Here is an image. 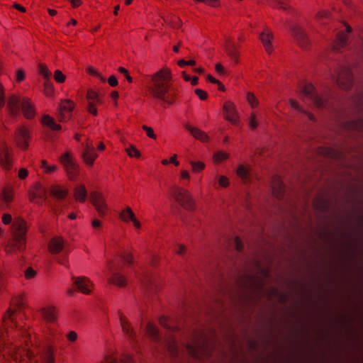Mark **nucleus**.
I'll return each mask as SVG.
<instances>
[{
  "mask_svg": "<svg viewBox=\"0 0 363 363\" xmlns=\"http://www.w3.org/2000/svg\"><path fill=\"white\" fill-rule=\"evenodd\" d=\"M259 274L261 277L250 276L247 274L242 275L236 281L238 287L247 290L258 298L267 295L269 298L276 296L279 298L280 302H285V295L281 294L277 289L270 288L267 291L264 289L263 286L268 279L269 270L267 269H262Z\"/></svg>",
  "mask_w": 363,
  "mask_h": 363,
  "instance_id": "1",
  "label": "nucleus"
},
{
  "mask_svg": "<svg viewBox=\"0 0 363 363\" xmlns=\"http://www.w3.org/2000/svg\"><path fill=\"white\" fill-rule=\"evenodd\" d=\"M171 80L172 74L168 68H162L153 74L148 86L150 96L154 99L165 101L169 105L173 104L174 100L168 96Z\"/></svg>",
  "mask_w": 363,
  "mask_h": 363,
  "instance_id": "2",
  "label": "nucleus"
},
{
  "mask_svg": "<svg viewBox=\"0 0 363 363\" xmlns=\"http://www.w3.org/2000/svg\"><path fill=\"white\" fill-rule=\"evenodd\" d=\"M0 353L4 357L7 355L15 363H38L30 348L17 346L12 342H4L0 345Z\"/></svg>",
  "mask_w": 363,
  "mask_h": 363,
  "instance_id": "3",
  "label": "nucleus"
},
{
  "mask_svg": "<svg viewBox=\"0 0 363 363\" xmlns=\"http://www.w3.org/2000/svg\"><path fill=\"white\" fill-rule=\"evenodd\" d=\"M28 225L26 220L21 216L14 218L11 225V238L9 245L14 250L23 252L26 248Z\"/></svg>",
  "mask_w": 363,
  "mask_h": 363,
  "instance_id": "4",
  "label": "nucleus"
},
{
  "mask_svg": "<svg viewBox=\"0 0 363 363\" xmlns=\"http://www.w3.org/2000/svg\"><path fill=\"white\" fill-rule=\"evenodd\" d=\"M172 196L186 211H194L196 210V201L187 189L181 187L174 188L172 192Z\"/></svg>",
  "mask_w": 363,
  "mask_h": 363,
  "instance_id": "5",
  "label": "nucleus"
},
{
  "mask_svg": "<svg viewBox=\"0 0 363 363\" xmlns=\"http://www.w3.org/2000/svg\"><path fill=\"white\" fill-rule=\"evenodd\" d=\"M59 161L63 166L68 179L75 180L79 174V165L69 151H66L59 157Z\"/></svg>",
  "mask_w": 363,
  "mask_h": 363,
  "instance_id": "6",
  "label": "nucleus"
},
{
  "mask_svg": "<svg viewBox=\"0 0 363 363\" xmlns=\"http://www.w3.org/2000/svg\"><path fill=\"white\" fill-rule=\"evenodd\" d=\"M290 33L297 45L304 50H308L311 45V39L304 28L298 23L291 24Z\"/></svg>",
  "mask_w": 363,
  "mask_h": 363,
  "instance_id": "7",
  "label": "nucleus"
},
{
  "mask_svg": "<svg viewBox=\"0 0 363 363\" xmlns=\"http://www.w3.org/2000/svg\"><path fill=\"white\" fill-rule=\"evenodd\" d=\"M186 349L189 354L196 359H201L210 355L207 340L203 335L200 339L194 340V345H187Z\"/></svg>",
  "mask_w": 363,
  "mask_h": 363,
  "instance_id": "8",
  "label": "nucleus"
},
{
  "mask_svg": "<svg viewBox=\"0 0 363 363\" xmlns=\"http://www.w3.org/2000/svg\"><path fill=\"white\" fill-rule=\"evenodd\" d=\"M89 200L99 216L101 218L104 217L106 215L108 207L103 193L97 191H91Z\"/></svg>",
  "mask_w": 363,
  "mask_h": 363,
  "instance_id": "9",
  "label": "nucleus"
},
{
  "mask_svg": "<svg viewBox=\"0 0 363 363\" xmlns=\"http://www.w3.org/2000/svg\"><path fill=\"white\" fill-rule=\"evenodd\" d=\"M336 82L341 89H351L353 85V75L351 70L347 67H340L337 70Z\"/></svg>",
  "mask_w": 363,
  "mask_h": 363,
  "instance_id": "10",
  "label": "nucleus"
},
{
  "mask_svg": "<svg viewBox=\"0 0 363 363\" xmlns=\"http://www.w3.org/2000/svg\"><path fill=\"white\" fill-rule=\"evenodd\" d=\"M75 107V104L70 99H63L60 101L57 118L60 122L68 121L72 116V111Z\"/></svg>",
  "mask_w": 363,
  "mask_h": 363,
  "instance_id": "11",
  "label": "nucleus"
},
{
  "mask_svg": "<svg viewBox=\"0 0 363 363\" xmlns=\"http://www.w3.org/2000/svg\"><path fill=\"white\" fill-rule=\"evenodd\" d=\"M301 92L303 97L310 100L315 106L318 108L325 106V101L317 94L315 88L312 84H305L302 87Z\"/></svg>",
  "mask_w": 363,
  "mask_h": 363,
  "instance_id": "12",
  "label": "nucleus"
},
{
  "mask_svg": "<svg viewBox=\"0 0 363 363\" xmlns=\"http://www.w3.org/2000/svg\"><path fill=\"white\" fill-rule=\"evenodd\" d=\"M30 140V130L25 125H20L15 132V141L16 145L23 150L29 147Z\"/></svg>",
  "mask_w": 363,
  "mask_h": 363,
  "instance_id": "13",
  "label": "nucleus"
},
{
  "mask_svg": "<svg viewBox=\"0 0 363 363\" xmlns=\"http://www.w3.org/2000/svg\"><path fill=\"white\" fill-rule=\"evenodd\" d=\"M274 38V35L273 32L267 27L264 28L263 30L259 35V40L268 55H272L274 52V45L272 44Z\"/></svg>",
  "mask_w": 363,
  "mask_h": 363,
  "instance_id": "14",
  "label": "nucleus"
},
{
  "mask_svg": "<svg viewBox=\"0 0 363 363\" xmlns=\"http://www.w3.org/2000/svg\"><path fill=\"white\" fill-rule=\"evenodd\" d=\"M48 192L50 197L58 201H62L67 199L69 189L65 186L53 184L48 187Z\"/></svg>",
  "mask_w": 363,
  "mask_h": 363,
  "instance_id": "15",
  "label": "nucleus"
},
{
  "mask_svg": "<svg viewBox=\"0 0 363 363\" xmlns=\"http://www.w3.org/2000/svg\"><path fill=\"white\" fill-rule=\"evenodd\" d=\"M223 109L225 119L233 124H236L238 121L239 116L235 104L230 101H227L224 103Z\"/></svg>",
  "mask_w": 363,
  "mask_h": 363,
  "instance_id": "16",
  "label": "nucleus"
},
{
  "mask_svg": "<svg viewBox=\"0 0 363 363\" xmlns=\"http://www.w3.org/2000/svg\"><path fill=\"white\" fill-rule=\"evenodd\" d=\"M119 320L123 333L128 337L129 340H135L136 337V333L130 322L123 313H120Z\"/></svg>",
  "mask_w": 363,
  "mask_h": 363,
  "instance_id": "17",
  "label": "nucleus"
},
{
  "mask_svg": "<svg viewBox=\"0 0 363 363\" xmlns=\"http://www.w3.org/2000/svg\"><path fill=\"white\" fill-rule=\"evenodd\" d=\"M21 110L24 117L28 120H32L35 116V108L31 100L24 97L21 101Z\"/></svg>",
  "mask_w": 363,
  "mask_h": 363,
  "instance_id": "18",
  "label": "nucleus"
},
{
  "mask_svg": "<svg viewBox=\"0 0 363 363\" xmlns=\"http://www.w3.org/2000/svg\"><path fill=\"white\" fill-rule=\"evenodd\" d=\"M55 353L56 348L54 345H45L40 355L42 363H55Z\"/></svg>",
  "mask_w": 363,
  "mask_h": 363,
  "instance_id": "19",
  "label": "nucleus"
},
{
  "mask_svg": "<svg viewBox=\"0 0 363 363\" xmlns=\"http://www.w3.org/2000/svg\"><path fill=\"white\" fill-rule=\"evenodd\" d=\"M0 164L7 170L10 169L12 166V155L5 144L0 147Z\"/></svg>",
  "mask_w": 363,
  "mask_h": 363,
  "instance_id": "20",
  "label": "nucleus"
},
{
  "mask_svg": "<svg viewBox=\"0 0 363 363\" xmlns=\"http://www.w3.org/2000/svg\"><path fill=\"white\" fill-rule=\"evenodd\" d=\"M64 244L65 240L62 237H54L49 241L48 248L51 254H59L63 250Z\"/></svg>",
  "mask_w": 363,
  "mask_h": 363,
  "instance_id": "21",
  "label": "nucleus"
},
{
  "mask_svg": "<svg viewBox=\"0 0 363 363\" xmlns=\"http://www.w3.org/2000/svg\"><path fill=\"white\" fill-rule=\"evenodd\" d=\"M184 128L187 130L190 134L196 139L201 142L206 143L209 140L208 135L202 130L197 127L192 126L191 125L186 123L184 125Z\"/></svg>",
  "mask_w": 363,
  "mask_h": 363,
  "instance_id": "22",
  "label": "nucleus"
},
{
  "mask_svg": "<svg viewBox=\"0 0 363 363\" xmlns=\"http://www.w3.org/2000/svg\"><path fill=\"white\" fill-rule=\"evenodd\" d=\"M41 314L44 320L50 323H54L57 320V309L53 306H50L44 307L40 310Z\"/></svg>",
  "mask_w": 363,
  "mask_h": 363,
  "instance_id": "23",
  "label": "nucleus"
},
{
  "mask_svg": "<svg viewBox=\"0 0 363 363\" xmlns=\"http://www.w3.org/2000/svg\"><path fill=\"white\" fill-rule=\"evenodd\" d=\"M272 190L273 195L277 198L281 199L283 197L284 193V186L281 180V178L277 175H275L272 177Z\"/></svg>",
  "mask_w": 363,
  "mask_h": 363,
  "instance_id": "24",
  "label": "nucleus"
},
{
  "mask_svg": "<svg viewBox=\"0 0 363 363\" xmlns=\"http://www.w3.org/2000/svg\"><path fill=\"white\" fill-rule=\"evenodd\" d=\"M348 39V35L345 31H339L336 35V39L334 42L333 49L340 50L347 45Z\"/></svg>",
  "mask_w": 363,
  "mask_h": 363,
  "instance_id": "25",
  "label": "nucleus"
},
{
  "mask_svg": "<svg viewBox=\"0 0 363 363\" xmlns=\"http://www.w3.org/2000/svg\"><path fill=\"white\" fill-rule=\"evenodd\" d=\"M108 282L119 288L125 287L128 284V280L125 276L119 272L113 273L108 279Z\"/></svg>",
  "mask_w": 363,
  "mask_h": 363,
  "instance_id": "26",
  "label": "nucleus"
},
{
  "mask_svg": "<svg viewBox=\"0 0 363 363\" xmlns=\"http://www.w3.org/2000/svg\"><path fill=\"white\" fill-rule=\"evenodd\" d=\"M73 196L76 201L84 203L87 196L86 186L83 184L77 185L73 189Z\"/></svg>",
  "mask_w": 363,
  "mask_h": 363,
  "instance_id": "27",
  "label": "nucleus"
},
{
  "mask_svg": "<svg viewBox=\"0 0 363 363\" xmlns=\"http://www.w3.org/2000/svg\"><path fill=\"white\" fill-rule=\"evenodd\" d=\"M19 99L17 96L13 94L9 97L7 102V108L9 113L12 116L18 114L19 111Z\"/></svg>",
  "mask_w": 363,
  "mask_h": 363,
  "instance_id": "28",
  "label": "nucleus"
},
{
  "mask_svg": "<svg viewBox=\"0 0 363 363\" xmlns=\"http://www.w3.org/2000/svg\"><path fill=\"white\" fill-rule=\"evenodd\" d=\"M89 279L85 277H79L74 278V284L79 291L84 294H89L91 291L88 288Z\"/></svg>",
  "mask_w": 363,
  "mask_h": 363,
  "instance_id": "29",
  "label": "nucleus"
},
{
  "mask_svg": "<svg viewBox=\"0 0 363 363\" xmlns=\"http://www.w3.org/2000/svg\"><path fill=\"white\" fill-rule=\"evenodd\" d=\"M41 123L43 125L46 126L54 131H58L62 129V126L56 123L55 119L48 114H45L42 116Z\"/></svg>",
  "mask_w": 363,
  "mask_h": 363,
  "instance_id": "30",
  "label": "nucleus"
},
{
  "mask_svg": "<svg viewBox=\"0 0 363 363\" xmlns=\"http://www.w3.org/2000/svg\"><path fill=\"white\" fill-rule=\"evenodd\" d=\"M14 196L13 188L10 185L5 186L1 191L0 198L6 203L12 202Z\"/></svg>",
  "mask_w": 363,
  "mask_h": 363,
  "instance_id": "31",
  "label": "nucleus"
},
{
  "mask_svg": "<svg viewBox=\"0 0 363 363\" xmlns=\"http://www.w3.org/2000/svg\"><path fill=\"white\" fill-rule=\"evenodd\" d=\"M135 217V213L130 206H126L119 214V218L124 223L132 221Z\"/></svg>",
  "mask_w": 363,
  "mask_h": 363,
  "instance_id": "32",
  "label": "nucleus"
},
{
  "mask_svg": "<svg viewBox=\"0 0 363 363\" xmlns=\"http://www.w3.org/2000/svg\"><path fill=\"white\" fill-rule=\"evenodd\" d=\"M146 335L152 340L156 341L159 340V330L152 323H148L146 325Z\"/></svg>",
  "mask_w": 363,
  "mask_h": 363,
  "instance_id": "33",
  "label": "nucleus"
},
{
  "mask_svg": "<svg viewBox=\"0 0 363 363\" xmlns=\"http://www.w3.org/2000/svg\"><path fill=\"white\" fill-rule=\"evenodd\" d=\"M228 56L234 60L235 64L240 62V52L235 45H230L226 48Z\"/></svg>",
  "mask_w": 363,
  "mask_h": 363,
  "instance_id": "34",
  "label": "nucleus"
},
{
  "mask_svg": "<svg viewBox=\"0 0 363 363\" xmlns=\"http://www.w3.org/2000/svg\"><path fill=\"white\" fill-rule=\"evenodd\" d=\"M318 152L320 155L337 159L340 157V153L330 147H319Z\"/></svg>",
  "mask_w": 363,
  "mask_h": 363,
  "instance_id": "35",
  "label": "nucleus"
},
{
  "mask_svg": "<svg viewBox=\"0 0 363 363\" xmlns=\"http://www.w3.org/2000/svg\"><path fill=\"white\" fill-rule=\"evenodd\" d=\"M46 191H28V198L30 202L38 203V199H43L45 200Z\"/></svg>",
  "mask_w": 363,
  "mask_h": 363,
  "instance_id": "36",
  "label": "nucleus"
},
{
  "mask_svg": "<svg viewBox=\"0 0 363 363\" xmlns=\"http://www.w3.org/2000/svg\"><path fill=\"white\" fill-rule=\"evenodd\" d=\"M98 155L95 152H82V157L84 162L89 166H92Z\"/></svg>",
  "mask_w": 363,
  "mask_h": 363,
  "instance_id": "37",
  "label": "nucleus"
},
{
  "mask_svg": "<svg viewBox=\"0 0 363 363\" xmlns=\"http://www.w3.org/2000/svg\"><path fill=\"white\" fill-rule=\"evenodd\" d=\"M38 74L43 77L45 81L50 79L51 73L48 66L44 63H39L38 65Z\"/></svg>",
  "mask_w": 363,
  "mask_h": 363,
  "instance_id": "38",
  "label": "nucleus"
},
{
  "mask_svg": "<svg viewBox=\"0 0 363 363\" xmlns=\"http://www.w3.org/2000/svg\"><path fill=\"white\" fill-rule=\"evenodd\" d=\"M230 155L224 151H218L213 154V161L215 164H220L222 162L228 160Z\"/></svg>",
  "mask_w": 363,
  "mask_h": 363,
  "instance_id": "39",
  "label": "nucleus"
},
{
  "mask_svg": "<svg viewBox=\"0 0 363 363\" xmlns=\"http://www.w3.org/2000/svg\"><path fill=\"white\" fill-rule=\"evenodd\" d=\"M86 97L89 101H92L94 104L102 103L101 99L99 98V93L93 89H88Z\"/></svg>",
  "mask_w": 363,
  "mask_h": 363,
  "instance_id": "40",
  "label": "nucleus"
},
{
  "mask_svg": "<svg viewBox=\"0 0 363 363\" xmlns=\"http://www.w3.org/2000/svg\"><path fill=\"white\" fill-rule=\"evenodd\" d=\"M189 164L191 167V171L194 174L202 172L206 167L205 163L201 161H190Z\"/></svg>",
  "mask_w": 363,
  "mask_h": 363,
  "instance_id": "41",
  "label": "nucleus"
},
{
  "mask_svg": "<svg viewBox=\"0 0 363 363\" xmlns=\"http://www.w3.org/2000/svg\"><path fill=\"white\" fill-rule=\"evenodd\" d=\"M15 314V310L11 308H8L6 313H4L2 321L5 326L9 327V322L13 323V315Z\"/></svg>",
  "mask_w": 363,
  "mask_h": 363,
  "instance_id": "42",
  "label": "nucleus"
},
{
  "mask_svg": "<svg viewBox=\"0 0 363 363\" xmlns=\"http://www.w3.org/2000/svg\"><path fill=\"white\" fill-rule=\"evenodd\" d=\"M313 206L316 209L323 211L328 208V203L325 199L317 197L313 202Z\"/></svg>",
  "mask_w": 363,
  "mask_h": 363,
  "instance_id": "43",
  "label": "nucleus"
},
{
  "mask_svg": "<svg viewBox=\"0 0 363 363\" xmlns=\"http://www.w3.org/2000/svg\"><path fill=\"white\" fill-rule=\"evenodd\" d=\"M41 167L46 174H51L57 170L58 167L55 164H48L45 160H41Z\"/></svg>",
  "mask_w": 363,
  "mask_h": 363,
  "instance_id": "44",
  "label": "nucleus"
},
{
  "mask_svg": "<svg viewBox=\"0 0 363 363\" xmlns=\"http://www.w3.org/2000/svg\"><path fill=\"white\" fill-rule=\"evenodd\" d=\"M43 86H44V94H45V96H52L53 94H54V92H55V89H54V86L52 83V82L50 81V79L48 80V81H45L44 84H43Z\"/></svg>",
  "mask_w": 363,
  "mask_h": 363,
  "instance_id": "45",
  "label": "nucleus"
},
{
  "mask_svg": "<svg viewBox=\"0 0 363 363\" xmlns=\"http://www.w3.org/2000/svg\"><path fill=\"white\" fill-rule=\"evenodd\" d=\"M125 152L130 157L140 158L141 157L140 152L134 145H130L128 148L125 149Z\"/></svg>",
  "mask_w": 363,
  "mask_h": 363,
  "instance_id": "46",
  "label": "nucleus"
},
{
  "mask_svg": "<svg viewBox=\"0 0 363 363\" xmlns=\"http://www.w3.org/2000/svg\"><path fill=\"white\" fill-rule=\"evenodd\" d=\"M121 258L123 259L125 265L130 266L134 263V257L131 252H125L122 253Z\"/></svg>",
  "mask_w": 363,
  "mask_h": 363,
  "instance_id": "47",
  "label": "nucleus"
},
{
  "mask_svg": "<svg viewBox=\"0 0 363 363\" xmlns=\"http://www.w3.org/2000/svg\"><path fill=\"white\" fill-rule=\"evenodd\" d=\"M7 271L4 269H0V293L6 289Z\"/></svg>",
  "mask_w": 363,
  "mask_h": 363,
  "instance_id": "48",
  "label": "nucleus"
},
{
  "mask_svg": "<svg viewBox=\"0 0 363 363\" xmlns=\"http://www.w3.org/2000/svg\"><path fill=\"white\" fill-rule=\"evenodd\" d=\"M247 101L250 105V106L254 108L258 106L259 105V101L252 92H247Z\"/></svg>",
  "mask_w": 363,
  "mask_h": 363,
  "instance_id": "49",
  "label": "nucleus"
},
{
  "mask_svg": "<svg viewBox=\"0 0 363 363\" xmlns=\"http://www.w3.org/2000/svg\"><path fill=\"white\" fill-rule=\"evenodd\" d=\"M249 128L252 130H255L259 126V123L257 121V114L255 112H252L249 118Z\"/></svg>",
  "mask_w": 363,
  "mask_h": 363,
  "instance_id": "50",
  "label": "nucleus"
},
{
  "mask_svg": "<svg viewBox=\"0 0 363 363\" xmlns=\"http://www.w3.org/2000/svg\"><path fill=\"white\" fill-rule=\"evenodd\" d=\"M168 23L174 29H179L182 26V20L177 16H172Z\"/></svg>",
  "mask_w": 363,
  "mask_h": 363,
  "instance_id": "51",
  "label": "nucleus"
},
{
  "mask_svg": "<svg viewBox=\"0 0 363 363\" xmlns=\"http://www.w3.org/2000/svg\"><path fill=\"white\" fill-rule=\"evenodd\" d=\"M53 77L55 82L60 84L64 83L66 80V75L60 69L55 71Z\"/></svg>",
  "mask_w": 363,
  "mask_h": 363,
  "instance_id": "52",
  "label": "nucleus"
},
{
  "mask_svg": "<svg viewBox=\"0 0 363 363\" xmlns=\"http://www.w3.org/2000/svg\"><path fill=\"white\" fill-rule=\"evenodd\" d=\"M248 170L247 169L243 166L240 165L237 169V174L242 178V179L245 180L247 178Z\"/></svg>",
  "mask_w": 363,
  "mask_h": 363,
  "instance_id": "53",
  "label": "nucleus"
},
{
  "mask_svg": "<svg viewBox=\"0 0 363 363\" xmlns=\"http://www.w3.org/2000/svg\"><path fill=\"white\" fill-rule=\"evenodd\" d=\"M142 129L146 132L147 135L153 140L157 139V135L155 134L154 130L152 128L147 126L146 125H143L142 126Z\"/></svg>",
  "mask_w": 363,
  "mask_h": 363,
  "instance_id": "54",
  "label": "nucleus"
},
{
  "mask_svg": "<svg viewBox=\"0 0 363 363\" xmlns=\"http://www.w3.org/2000/svg\"><path fill=\"white\" fill-rule=\"evenodd\" d=\"M168 352L172 357H176L177 354V348L174 340L168 343Z\"/></svg>",
  "mask_w": 363,
  "mask_h": 363,
  "instance_id": "55",
  "label": "nucleus"
},
{
  "mask_svg": "<svg viewBox=\"0 0 363 363\" xmlns=\"http://www.w3.org/2000/svg\"><path fill=\"white\" fill-rule=\"evenodd\" d=\"M100 363H119L118 359L113 354L106 355Z\"/></svg>",
  "mask_w": 363,
  "mask_h": 363,
  "instance_id": "56",
  "label": "nucleus"
},
{
  "mask_svg": "<svg viewBox=\"0 0 363 363\" xmlns=\"http://www.w3.org/2000/svg\"><path fill=\"white\" fill-rule=\"evenodd\" d=\"M98 104H94V102L92 101H89L88 103V105H87V107H86V110L87 111L92 114L93 116H97V109L95 107L96 105H97Z\"/></svg>",
  "mask_w": 363,
  "mask_h": 363,
  "instance_id": "57",
  "label": "nucleus"
},
{
  "mask_svg": "<svg viewBox=\"0 0 363 363\" xmlns=\"http://www.w3.org/2000/svg\"><path fill=\"white\" fill-rule=\"evenodd\" d=\"M194 92L198 96V97L202 101L206 100L208 99L207 92L203 89H196L194 90Z\"/></svg>",
  "mask_w": 363,
  "mask_h": 363,
  "instance_id": "58",
  "label": "nucleus"
},
{
  "mask_svg": "<svg viewBox=\"0 0 363 363\" xmlns=\"http://www.w3.org/2000/svg\"><path fill=\"white\" fill-rule=\"evenodd\" d=\"M118 70L120 73L123 74L125 77L127 81L129 83L133 82V78L130 76L129 72L127 69H125V67H119L118 68Z\"/></svg>",
  "mask_w": 363,
  "mask_h": 363,
  "instance_id": "59",
  "label": "nucleus"
},
{
  "mask_svg": "<svg viewBox=\"0 0 363 363\" xmlns=\"http://www.w3.org/2000/svg\"><path fill=\"white\" fill-rule=\"evenodd\" d=\"M289 103L290 104V106H291V108L296 109V110H298L301 112H304V110H303L301 108V107L300 106L298 102L297 101H296L295 99H289Z\"/></svg>",
  "mask_w": 363,
  "mask_h": 363,
  "instance_id": "60",
  "label": "nucleus"
},
{
  "mask_svg": "<svg viewBox=\"0 0 363 363\" xmlns=\"http://www.w3.org/2000/svg\"><path fill=\"white\" fill-rule=\"evenodd\" d=\"M196 61L194 60H190L188 61H186L184 60H180L177 62L178 65L182 67L186 65L194 66L196 65Z\"/></svg>",
  "mask_w": 363,
  "mask_h": 363,
  "instance_id": "61",
  "label": "nucleus"
},
{
  "mask_svg": "<svg viewBox=\"0 0 363 363\" xmlns=\"http://www.w3.org/2000/svg\"><path fill=\"white\" fill-rule=\"evenodd\" d=\"M219 185L222 187H228L230 184L228 178L224 175H222L219 177L218 179Z\"/></svg>",
  "mask_w": 363,
  "mask_h": 363,
  "instance_id": "62",
  "label": "nucleus"
},
{
  "mask_svg": "<svg viewBox=\"0 0 363 363\" xmlns=\"http://www.w3.org/2000/svg\"><path fill=\"white\" fill-rule=\"evenodd\" d=\"M235 247L237 251L241 252L243 250V244L241 239L239 237L234 238Z\"/></svg>",
  "mask_w": 363,
  "mask_h": 363,
  "instance_id": "63",
  "label": "nucleus"
},
{
  "mask_svg": "<svg viewBox=\"0 0 363 363\" xmlns=\"http://www.w3.org/2000/svg\"><path fill=\"white\" fill-rule=\"evenodd\" d=\"M35 275L36 272L32 267H28L25 271V277L28 279L33 278Z\"/></svg>",
  "mask_w": 363,
  "mask_h": 363,
  "instance_id": "64",
  "label": "nucleus"
}]
</instances>
